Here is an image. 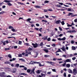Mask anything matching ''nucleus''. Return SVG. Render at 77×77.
<instances>
[{
  "instance_id": "f257e3e1",
  "label": "nucleus",
  "mask_w": 77,
  "mask_h": 77,
  "mask_svg": "<svg viewBox=\"0 0 77 77\" xmlns=\"http://www.w3.org/2000/svg\"><path fill=\"white\" fill-rule=\"evenodd\" d=\"M64 62L65 63H64L62 65L63 66H65L66 65V62H71V59H67L64 61Z\"/></svg>"
},
{
  "instance_id": "f03ea898",
  "label": "nucleus",
  "mask_w": 77,
  "mask_h": 77,
  "mask_svg": "<svg viewBox=\"0 0 77 77\" xmlns=\"http://www.w3.org/2000/svg\"><path fill=\"white\" fill-rule=\"evenodd\" d=\"M5 2H6V3H7V4H8V5L10 6H12V5L11 3H9L10 2H11V1H8V0H5L4 1Z\"/></svg>"
},
{
  "instance_id": "7ed1b4c3",
  "label": "nucleus",
  "mask_w": 77,
  "mask_h": 77,
  "mask_svg": "<svg viewBox=\"0 0 77 77\" xmlns=\"http://www.w3.org/2000/svg\"><path fill=\"white\" fill-rule=\"evenodd\" d=\"M73 73L74 75H76L77 73V69L75 68L73 70Z\"/></svg>"
},
{
  "instance_id": "20e7f679",
  "label": "nucleus",
  "mask_w": 77,
  "mask_h": 77,
  "mask_svg": "<svg viewBox=\"0 0 77 77\" xmlns=\"http://www.w3.org/2000/svg\"><path fill=\"white\" fill-rule=\"evenodd\" d=\"M32 45H33V47L34 48H36L37 47H38V45L37 43H35V44H34V43H32Z\"/></svg>"
},
{
  "instance_id": "39448f33",
  "label": "nucleus",
  "mask_w": 77,
  "mask_h": 77,
  "mask_svg": "<svg viewBox=\"0 0 77 77\" xmlns=\"http://www.w3.org/2000/svg\"><path fill=\"white\" fill-rule=\"evenodd\" d=\"M19 75H26V74L24 73H19Z\"/></svg>"
},
{
  "instance_id": "423d86ee",
  "label": "nucleus",
  "mask_w": 77,
  "mask_h": 77,
  "mask_svg": "<svg viewBox=\"0 0 77 77\" xmlns=\"http://www.w3.org/2000/svg\"><path fill=\"white\" fill-rule=\"evenodd\" d=\"M61 49L63 51H64L65 52V53H66V49H65V47H63L61 48Z\"/></svg>"
},
{
  "instance_id": "0eeeda50",
  "label": "nucleus",
  "mask_w": 77,
  "mask_h": 77,
  "mask_svg": "<svg viewBox=\"0 0 77 77\" xmlns=\"http://www.w3.org/2000/svg\"><path fill=\"white\" fill-rule=\"evenodd\" d=\"M35 68H33L31 70L32 73H33V74H35V72L34 71H35Z\"/></svg>"
},
{
  "instance_id": "6e6552de",
  "label": "nucleus",
  "mask_w": 77,
  "mask_h": 77,
  "mask_svg": "<svg viewBox=\"0 0 77 77\" xmlns=\"http://www.w3.org/2000/svg\"><path fill=\"white\" fill-rule=\"evenodd\" d=\"M0 76L2 77H6V75H4L2 73H0Z\"/></svg>"
},
{
  "instance_id": "1a4fd4ad",
  "label": "nucleus",
  "mask_w": 77,
  "mask_h": 77,
  "mask_svg": "<svg viewBox=\"0 0 77 77\" xmlns=\"http://www.w3.org/2000/svg\"><path fill=\"white\" fill-rule=\"evenodd\" d=\"M48 38V36H45V37L42 38L44 39V40H46L47 39V38Z\"/></svg>"
},
{
  "instance_id": "9d476101",
  "label": "nucleus",
  "mask_w": 77,
  "mask_h": 77,
  "mask_svg": "<svg viewBox=\"0 0 77 77\" xmlns=\"http://www.w3.org/2000/svg\"><path fill=\"white\" fill-rule=\"evenodd\" d=\"M60 20H58L56 22V24H59L60 23Z\"/></svg>"
},
{
  "instance_id": "9b49d317",
  "label": "nucleus",
  "mask_w": 77,
  "mask_h": 77,
  "mask_svg": "<svg viewBox=\"0 0 77 77\" xmlns=\"http://www.w3.org/2000/svg\"><path fill=\"white\" fill-rule=\"evenodd\" d=\"M66 66L67 68H69L70 67V64H66Z\"/></svg>"
},
{
  "instance_id": "f8f14e48",
  "label": "nucleus",
  "mask_w": 77,
  "mask_h": 77,
  "mask_svg": "<svg viewBox=\"0 0 77 77\" xmlns=\"http://www.w3.org/2000/svg\"><path fill=\"white\" fill-rule=\"evenodd\" d=\"M22 41H19L18 44L19 45H22Z\"/></svg>"
},
{
  "instance_id": "ddd939ff",
  "label": "nucleus",
  "mask_w": 77,
  "mask_h": 77,
  "mask_svg": "<svg viewBox=\"0 0 77 77\" xmlns=\"http://www.w3.org/2000/svg\"><path fill=\"white\" fill-rule=\"evenodd\" d=\"M13 71H12L13 72V73H15V72H16V71H17V69H13Z\"/></svg>"
},
{
  "instance_id": "4468645a",
  "label": "nucleus",
  "mask_w": 77,
  "mask_h": 77,
  "mask_svg": "<svg viewBox=\"0 0 77 77\" xmlns=\"http://www.w3.org/2000/svg\"><path fill=\"white\" fill-rule=\"evenodd\" d=\"M34 7L35 8H40V6L39 5H35Z\"/></svg>"
},
{
  "instance_id": "2eb2a0df",
  "label": "nucleus",
  "mask_w": 77,
  "mask_h": 77,
  "mask_svg": "<svg viewBox=\"0 0 77 77\" xmlns=\"http://www.w3.org/2000/svg\"><path fill=\"white\" fill-rule=\"evenodd\" d=\"M73 15V13H69V15H68V16H70V15H72V17Z\"/></svg>"
},
{
  "instance_id": "dca6fc26",
  "label": "nucleus",
  "mask_w": 77,
  "mask_h": 77,
  "mask_svg": "<svg viewBox=\"0 0 77 77\" xmlns=\"http://www.w3.org/2000/svg\"><path fill=\"white\" fill-rule=\"evenodd\" d=\"M72 50H75L76 49V48H75V47L74 46H72Z\"/></svg>"
},
{
  "instance_id": "f3484780",
  "label": "nucleus",
  "mask_w": 77,
  "mask_h": 77,
  "mask_svg": "<svg viewBox=\"0 0 77 77\" xmlns=\"http://www.w3.org/2000/svg\"><path fill=\"white\" fill-rule=\"evenodd\" d=\"M12 31L13 32H17V30H15V29H11Z\"/></svg>"
},
{
  "instance_id": "a211bd4d",
  "label": "nucleus",
  "mask_w": 77,
  "mask_h": 77,
  "mask_svg": "<svg viewBox=\"0 0 77 77\" xmlns=\"http://www.w3.org/2000/svg\"><path fill=\"white\" fill-rule=\"evenodd\" d=\"M20 64H17L15 65V67H17V68H18Z\"/></svg>"
},
{
  "instance_id": "6ab92c4d",
  "label": "nucleus",
  "mask_w": 77,
  "mask_h": 77,
  "mask_svg": "<svg viewBox=\"0 0 77 77\" xmlns=\"http://www.w3.org/2000/svg\"><path fill=\"white\" fill-rule=\"evenodd\" d=\"M66 39V38L64 37L63 38H61V41H65Z\"/></svg>"
},
{
  "instance_id": "aec40b11",
  "label": "nucleus",
  "mask_w": 77,
  "mask_h": 77,
  "mask_svg": "<svg viewBox=\"0 0 77 77\" xmlns=\"http://www.w3.org/2000/svg\"><path fill=\"white\" fill-rule=\"evenodd\" d=\"M8 56L10 59H11L12 58V56L11 54H8Z\"/></svg>"
},
{
  "instance_id": "412c9836",
  "label": "nucleus",
  "mask_w": 77,
  "mask_h": 77,
  "mask_svg": "<svg viewBox=\"0 0 77 77\" xmlns=\"http://www.w3.org/2000/svg\"><path fill=\"white\" fill-rule=\"evenodd\" d=\"M2 42L3 43V45H6V42H4L3 41H2Z\"/></svg>"
},
{
  "instance_id": "4be33fe9",
  "label": "nucleus",
  "mask_w": 77,
  "mask_h": 77,
  "mask_svg": "<svg viewBox=\"0 0 77 77\" xmlns=\"http://www.w3.org/2000/svg\"><path fill=\"white\" fill-rule=\"evenodd\" d=\"M49 2V1H45L44 2V3L46 4L48 3Z\"/></svg>"
},
{
  "instance_id": "5701e85b",
  "label": "nucleus",
  "mask_w": 77,
  "mask_h": 77,
  "mask_svg": "<svg viewBox=\"0 0 77 77\" xmlns=\"http://www.w3.org/2000/svg\"><path fill=\"white\" fill-rule=\"evenodd\" d=\"M44 57H49L50 56L48 55H44Z\"/></svg>"
},
{
  "instance_id": "b1692460",
  "label": "nucleus",
  "mask_w": 77,
  "mask_h": 77,
  "mask_svg": "<svg viewBox=\"0 0 77 77\" xmlns=\"http://www.w3.org/2000/svg\"><path fill=\"white\" fill-rule=\"evenodd\" d=\"M28 50H29V51H32V48H28Z\"/></svg>"
},
{
  "instance_id": "393cba45",
  "label": "nucleus",
  "mask_w": 77,
  "mask_h": 77,
  "mask_svg": "<svg viewBox=\"0 0 77 77\" xmlns=\"http://www.w3.org/2000/svg\"><path fill=\"white\" fill-rule=\"evenodd\" d=\"M26 53H28L29 54H31V52L30 51L28 52L27 51H26Z\"/></svg>"
},
{
  "instance_id": "a878e982",
  "label": "nucleus",
  "mask_w": 77,
  "mask_h": 77,
  "mask_svg": "<svg viewBox=\"0 0 77 77\" xmlns=\"http://www.w3.org/2000/svg\"><path fill=\"white\" fill-rule=\"evenodd\" d=\"M39 66H44V64L42 65H41V64L40 63H39Z\"/></svg>"
},
{
  "instance_id": "bb28decb",
  "label": "nucleus",
  "mask_w": 77,
  "mask_h": 77,
  "mask_svg": "<svg viewBox=\"0 0 77 77\" xmlns=\"http://www.w3.org/2000/svg\"><path fill=\"white\" fill-rule=\"evenodd\" d=\"M43 50L44 51H45L46 53H48V50L46 49H44Z\"/></svg>"
},
{
  "instance_id": "cd10ccee",
  "label": "nucleus",
  "mask_w": 77,
  "mask_h": 77,
  "mask_svg": "<svg viewBox=\"0 0 77 77\" xmlns=\"http://www.w3.org/2000/svg\"><path fill=\"white\" fill-rule=\"evenodd\" d=\"M69 73H72V71L71 69L69 70Z\"/></svg>"
},
{
  "instance_id": "c85d7f7f",
  "label": "nucleus",
  "mask_w": 77,
  "mask_h": 77,
  "mask_svg": "<svg viewBox=\"0 0 77 77\" xmlns=\"http://www.w3.org/2000/svg\"><path fill=\"white\" fill-rule=\"evenodd\" d=\"M51 45L52 47H56V45L55 44H53Z\"/></svg>"
},
{
  "instance_id": "c756f323",
  "label": "nucleus",
  "mask_w": 77,
  "mask_h": 77,
  "mask_svg": "<svg viewBox=\"0 0 77 77\" xmlns=\"http://www.w3.org/2000/svg\"><path fill=\"white\" fill-rule=\"evenodd\" d=\"M19 5H24V4L23 3H22L21 2H18Z\"/></svg>"
},
{
  "instance_id": "7c9ffc66",
  "label": "nucleus",
  "mask_w": 77,
  "mask_h": 77,
  "mask_svg": "<svg viewBox=\"0 0 77 77\" xmlns=\"http://www.w3.org/2000/svg\"><path fill=\"white\" fill-rule=\"evenodd\" d=\"M24 45H27V46H28L29 45V43H25Z\"/></svg>"
},
{
  "instance_id": "2f4dec72",
  "label": "nucleus",
  "mask_w": 77,
  "mask_h": 77,
  "mask_svg": "<svg viewBox=\"0 0 77 77\" xmlns=\"http://www.w3.org/2000/svg\"><path fill=\"white\" fill-rule=\"evenodd\" d=\"M56 6L58 8H60V7H61V5H56Z\"/></svg>"
},
{
  "instance_id": "473e14b6",
  "label": "nucleus",
  "mask_w": 77,
  "mask_h": 77,
  "mask_svg": "<svg viewBox=\"0 0 77 77\" xmlns=\"http://www.w3.org/2000/svg\"><path fill=\"white\" fill-rule=\"evenodd\" d=\"M13 27L12 26H10L8 28L9 29H13Z\"/></svg>"
},
{
  "instance_id": "72a5a7b5",
  "label": "nucleus",
  "mask_w": 77,
  "mask_h": 77,
  "mask_svg": "<svg viewBox=\"0 0 77 77\" xmlns=\"http://www.w3.org/2000/svg\"><path fill=\"white\" fill-rule=\"evenodd\" d=\"M27 72L29 73V72H30V71H31V70L28 69V70H27Z\"/></svg>"
},
{
  "instance_id": "f704fd0d",
  "label": "nucleus",
  "mask_w": 77,
  "mask_h": 77,
  "mask_svg": "<svg viewBox=\"0 0 77 77\" xmlns=\"http://www.w3.org/2000/svg\"><path fill=\"white\" fill-rule=\"evenodd\" d=\"M42 22H45V23H47V21L46 20H42Z\"/></svg>"
},
{
  "instance_id": "c9c22d12",
  "label": "nucleus",
  "mask_w": 77,
  "mask_h": 77,
  "mask_svg": "<svg viewBox=\"0 0 77 77\" xmlns=\"http://www.w3.org/2000/svg\"><path fill=\"white\" fill-rule=\"evenodd\" d=\"M61 23L63 26V25H64V24H65V23H64V21H63L62 22H61Z\"/></svg>"
},
{
  "instance_id": "e433bc0d",
  "label": "nucleus",
  "mask_w": 77,
  "mask_h": 77,
  "mask_svg": "<svg viewBox=\"0 0 77 77\" xmlns=\"http://www.w3.org/2000/svg\"><path fill=\"white\" fill-rule=\"evenodd\" d=\"M18 57H22V54H18Z\"/></svg>"
},
{
  "instance_id": "4c0bfd02",
  "label": "nucleus",
  "mask_w": 77,
  "mask_h": 77,
  "mask_svg": "<svg viewBox=\"0 0 77 77\" xmlns=\"http://www.w3.org/2000/svg\"><path fill=\"white\" fill-rule=\"evenodd\" d=\"M4 13H5V11H2L0 13V15H1V14H4Z\"/></svg>"
},
{
  "instance_id": "58836bf2",
  "label": "nucleus",
  "mask_w": 77,
  "mask_h": 77,
  "mask_svg": "<svg viewBox=\"0 0 77 77\" xmlns=\"http://www.w3.org/2000/svg\"><path fill=\"white\" fill-rule=\"evenodd\" d=\"M51 40V38H48L47 39L48 41H50Z\"/></svg>"
},
{
  "instance_id": "ea45409f",
  "label": "nucleus",
  "mask_w": 77,
  "mask_h": 77,
  "mask_svg": "<svg viewBox=\"0 0 77 77\" xmlns=\"http://www.w3.org/2000/svg\"><path fill=\"white\" fill-rule=\"evenodd\" d=\"M67 33H72V31H71V30L67 32Z\"/></svg>"
},
{
  "instance_id": "a19ab883",
  "label": "nucleus",
  "mask_w": 77,
  "mask_h": 77,
  "mask_svg": "<svg viewBox=\"0 0 77 77\" xmlns=\"http://www.w3.org/2000/svg\"><path fill=\"white\" fill-rule=\"evenodd\" d=\"M41 75H42V76H44V77L45 76V75L43 73H41Z\"/></svg>"
},
{
  "instance_id": "79ce46f5",
  "label": "nucleus",
  "mask_w": 77,
  "mask_h": 77,
  "mask_svg": "<svg viewBox=\"0 0 77 77\" xmlns=\"http://www.w3.org/2000/svg\"><path fill=\"white\" fill-rule=\"evenodd\" d=\"M63 35V34H60V35H59V36H60V37H61V36H62Z\"/></svg>"
},
{
  "instance_id": "37998d69",
  "label": "nucleus",
  "mask_w": 77,
  "mask_h": 77,
  "mask_svg": "<svg viewBox=\"0 0 77 77\" xmlns=\"http://www.w3.org/2000/svg\"><path fill=\"white\" fill-rule=\"evenodd\" d=\"M67 27H72V25H69L68 24L67 25Z\"/></svg>"
},
{
  "instance_id": "c03bdc74",
  "label": "nucleus",
  "mask_w": 77,
  "mask_h": 77,
  "mask_svg": "<svg viewBox=\"0 0 77 77\" xmlns=\"http://www.w3.org/2000/svg\"><path fill=\"white\" fill-rule=\"evenodd\" d=\"M14 38V37H7L8 39H10V38Z\"/></svg>"
},
{
  "instance_id": "a18cd8bd",
  "label": "nucleus",
  "mask_w": 77,
  "mask_h": 77,
  "mask_svg": "<svg viewBox=\"0 0 77 77\" xmlns=\"http://www.w3.org/2000/svg\"><path fill=\"white\" fill-rule=\"evenodd\" d=\"M74 21L75 23H77V18L75 19L74 20Z\"/></svg>"
},
{
  "instance_id": "49530a36",
  "label": "nucleus",
  "mask_w": 77,
  "mask_h": 77,
  "mask_svg": "<svg viewBox=\"0 0 77 77\" xmlns=\"http://www.w3.org/2000/svg\"><path fill=\"white\" fill-rule=\"evenodd\" d=\"M57 39L58 40V41H62V38H57Z\"/></svg>"
},
{
  "instance_id": "de8ad7c7",
  "label": "nucleus",
  "mask_w": 77,
  "mask_h": 77,
  "mask_svg": "<svg viewBox=\"0 0 77 77\" xmlns=\"http://www.w3.org/2000/svg\"><path fill=\"white\" fill-rule=\"evenodd\" d=\"M52 41L54 42H56V39H54L52 40Z\"/></svg>"
},
{
  "instance_id": "09e8293b",
  "label": "nucleus",
  "mask_w": 77,
  "mask_h": 77,
  "mask_svg": "<svg viewBox=\"0 0 77 77\" xmlns=\"http://www.w3.org/2000/svg\"><path fill=\"white\" fill-rule=\"evenodd\" d=\"M76 59V57H73L72 58V60H74Z\"/></svg>"
},
{
  "instance_id": "8fccbe9b",
  "label": "nucleus",
  "mask_w": 77,
  "mask_h": 77,
  "mask_svg": "<svg viewBox=\"0 0 77 77\" xmlns=\"http://www.w3.org/2000/svg\"><path fill=\"white\" fill-rule=\"evenodd\" d=\"M24 66H19L20 68H24Z\"/></svg>"
},
{
  "instance_id": "3c124183",
  "label": "nucleus",
  "mask_w": 77,
  "mask_h": 77,
  "mask_svg": "<svg viewBox=\"0 0 77 77\" xmlns=\"http://www.w3.org/2000/svg\"><path fill=\"white\" fill-rule=\"evenodd\" d=\"M76 32V31L74 30V31H72V33H75Z\"/></svg>"
},
{
  "instance_id": "603ef678",
  "label": "nucleus",
  "mask_w": 77,
  "mask_h": 77,
  "mask_svg": "<svg viewBox=\"0 0 77 77\" xmlns=\"http://www.w3.org/2000/svg\"><path fill=\"white\" fill-rule=\"evenodd\" d=\"M20 60H21L22 61H23V62H24V60H23V59H19Z\"/></svg>"
},
{
  "instance_id": "864d4df0",
  "label": "nucleus",
  "mask_w": 77,
  "mask_h": 77,
  "mask_svg": "<svg viewBox=\"0 0 77 77\" xmlns=\"http://www.w3.org/2000/svg\"><path fill=\"white\" fill-rule=\"evenodd\" d=\"M30 20H31V19H30V18H28L27 20V21H30Z\"/></svg>"
},
{
  "instance_id": "5fc2aeb1",
  "label": "nucleus",
  "mask_w": 77,
  "mask_h": 77,
  "mask_svg": "<svg viewBox=\"0 0 77 77\" xmlns=\"http://www.w3.org/2000/svg\"><path fill=\"white\" fill-rule=\"evenodd\" d=\"M66 73H64V74H63V75L64 76V77H66Z\"/></svg>"
},
{
  "instance_id": "6e6d98bb",
  "label": "nucleus",
  "mask_w": 77,
  "mask_h": 77,
  "mask_svg": "<svg viewBox=\"0 0 77 77\" xmlns=\"http://www.w3.org/2000/svg\"><path fill=\"white\" fill-rule=\"evenodd\" d=\"M48 10L49 11H50V12H51L53 11V10L51 9H48Z\"/></svg>"
},
{
  "instance_id": "4d7b16f0",
  "label": "nucleus",
  "mask_w": 77,
  "mask_h": 77,
  "mask_svg": "<svg viewBox=\"0 0 77 77\" xmlns=\"http://www.w3.org/2000/svg\"><path fill=\"white\" fill-rule=\"evenodd\" d=\"M40 46H42V45H43V43L42 42L40 44Z\"/></svg>"
},
{
  "instance_id": "13d9d810",
  "label": "nucleus",
  "mask_w": 77,
  "mask_h": 77,
  "mask_svg": "<svg viewBox=\"0 0 77 77\" xmlns=\"http://www.w3.org/2000/svg\"><path fill=\"white\" fill-rule=\"evenodd\" d=\"M59 28L60 31H62V28L60 27H59Z\"/></svg>"
},
{
  "instance_id": "bf43d9fd",
  "label": "nucleus",
  "mask_w": 77,
  "mask_h": 77,
  "mask_svg": "<svg viewBox=\"0 0 77 77\" xmlns=\"http://www.w3.org/2000/svg\"><path fill=\"white\" fill-rule=\"evenodd\" d=\"M38 74H39V73H40V72H39V70H38L36 72Z\"/></svg>"
},
{
  "instance_id": "052dcab7",
  "label": "nucleus",
  "mask_w": 77,
  "mask_h": 77,
  "mask_svg": "<svg viewBox=\"0 0 77 77\" xmlns=\"http://www.w3.org/2000/svg\"><path fill=\"white\" fill-rule=\"evenodd\" d=\"M64 5V6H65V7H67V8H68V7H69V6H68V5Z\"/></svg>"
},
{
  "instance_id": "680f3d73",
  "label": "nucleus",
  "mask_w": 77,
  "mask_h": 77,
  "mask_svg": "<svg viewBox=\"0 0 77 77\" xmlns=\"http://www.w3.org/2000/svg\"><path fill=\"white\" fill-rule=\"evenodd\" d=\"M63 57H65V58H66V57L65 55H63Z\"/></svg>"
},
{
  "instance_id": "e2e57ef3",
  "label": "nucleus",
  "mask_w": 77,
  "mask_h": 77,
  "mask_svg": "<svg viewBox=\"0 0 77 77\" xmlns=\"http://www.w3.org/2000/svg\"><path fill=\"white\" fill-rule=\"evenodd\" d=\"M51 17H52V18H57V17L56 16H51Z\"/></svg>"
},
{
  "instance_id": "0e129e2a",
  "label": "nucleus",
  "mask_w": 77,
  "mask_h": 77,
  "mask_svg": "<svg viewBox=\"0 0 77 77\" xmlns=\"http://www.w3.org/2000/svg\"><path fill=\"white\" fill-rule=\"evenodd\" d=\"M53 63H54L53 62H50V64H51V65H53Z\"/></svg>"
},
{
  "instance_id": "69168bd1",
  "label": "nucleus",
  "mask_w": 77,
  "mask_h": 77,
  "mask_svg": "<svg viewBox=\"0 0 77 77\" xmlns=\"http://www.w3.org/2000/svg\"><path fill=\"white\" fill-rule=\"evenodd\" d=\"M42 28H41L40 29H39V30L41 32H42Z\"/></svg>"
},
{
  "instance_id": "338daca9",
  "label": "nucleus",
  "mask_w": 77,
  "mask_h": 77,
  "mask_svg": "<svg viewBox=\"0 0 77 77\" xmlns=\"http://www.w3.org/2000/svg\"><path fill=\"white\" fill-rule=\"evenodd\" d=\"M33 61H32L30 62V63H29V64H33Z\"/></svg>"
},
{
  "instance_id": "774afa93",
  "label": "nucleus",
  "mask_w": 77,
  "mask_h": 77,
  "mask_svg": "<svg viewBox=\"0 0 77 77\" xmlns=\"http://www.w3.org/2000/svg\"><path fill=\"white\" fill-rule=\"evenodd\" d=\"M5 42V43H6V44H8V43H9V41H8L7 40V41Z\"/></svg>"
}]
</instances>
